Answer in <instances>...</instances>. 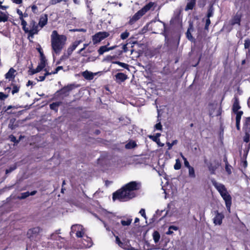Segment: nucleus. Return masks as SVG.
I'll return each mask as SVG.
<instances>
[{"mask_svg":"<svg viewBox=\"0 0 250 250\" xmlns=\"http://www.w3.org/2000/svg\"><path fill=\"white\" fill-rule=\"evenodd\" d=\"M40 60H46L45 57L44 55L43 52H41V54H40Z\"/></svg>","mask_w":250,"mask_h":250,"instance_id":"obj_64","label":"nucleus"},{"mask_svg":"<svg viewBox=\"0 0 250 250\" xmlns=\"http://www.w3.org/2000/svg\"><path fill=\"white\" fill-rule=\"evenodd\" d=\"M46 60H40V62L39 64L45 67L46 65Z\"/></svg>","mask_w":250,"mask_h":250,"instance_id":"obj_57","label":"nucleus"},{"mask_svg":"<svg viewBox=\"0 0 250 250\" xmlns=\"http://www.w3.org/2000/svg\"><path fill=\"white\" fill-rule=\"evenodd\" d=\"M132 221V219L131 217H124L123 219L121 220L120 224L123 227L129 226Z\"/></svg>","mask_w":250,"mask_h":250,"instance_id":"obj_21","label":"nucleus"},{"mask_svg":"<svg viewBox=\"0 0 250 250\" xmlns=\"http://www.w3.org/2000/svg\"><path fill=\"white\" fill-rule=\"evenodd\" d=\"M212 183L225 201L227 210L230 212L231 205V197L228 193L227 188L224 185L218 183L215 181H212Z\"/></svg>","mask_w":250,"mask_h":250,"instance_id":"obj_4","label":"nucleus"},{"mask_svg":"<svg viewBox=\"0 0 250 250\" xmlns=\"http://www.w3.org/2000/svg\"><path fill=\"white\" fill-rule=\"evenodd\" d=\"M62 104V102H57L53 103L50 104V108L51 109L57 112L58 110V107L61 105Z\"/></svg>","mask_w":250,"mask_h":250,"instance_id":"obj_24","label":"nucleus"},{"mask_svg":"<svg viewBox=\"0 0 250 250\" xmlns=\"http://www.w3.org/2000/svg\"><path fill=\"white\" fill-rule=\"evenodd\" d=\"M17 13H18V14L20 16V20L23 19V13L19 9H17Z\"/></svg>","mask_w":250,"mask_h":250,"instance_id":"obj_53","label":"nucleus"},{"mask_svg":"<svg viewBox=\"0 0 250 250\" xmlns=\"http://www.w3.org/2000/svg\"><path fill=\"white\" fill-rule=\"evenodd\" d=\"M17 168V166L16 164H14V165L11 166L8 169H7L5 171L6 174H8L15 169H16Z\"/></svg>","mask_w":250,"mask_h":250,"instance_id":"obj_41","label":"nucleus"},{"mask_svg":"<svg viewBox=\"0 0 250 250\" xmlns=\"http://www.w3.org/2000/svg\"><path fill=\"white\" fill-rule=\"evenodd\" d=\"M116 243L121 247L124 248V244L122 243L118 236H116Z\"/></svg>","mask_w":250,"mask_h":250,"instance_id":"obj_44","label":"nucleus"},{"mask_svg":"<svg viewBox=\"0 0 250 250\" xmlns=\"http://www.w3.org/2000/svg\"><path fill=\"white\" fill-rule=\"evenodd\" d=\"M12 1L17 4H20L22 3V0H12Z\"/></svg>","mask_w":250,"mask_h":250,"instance_id":"obj_59","label":"nucleus"},{"mask_svg":"<svg viewBox=\"0 0 250 250\" xmlns=\"http://www.w3.org/2000/svg\"><path fill=\"white\" fill-rule=\"evenodd\" d=\"M62 68H63V67L62 66H58L56 68L55 70L54 71L52 72V74H57L59 72V71H60L61 69H62Z\"/></svg>","mask_w":250,"mask_h":250,"instance_id":"obj_54","label":"nucleus"},{"mask_svg":"<svg viewBox=\"0 0 250 250\" xmlns=\"http://www.w3.org/2000/svg\"><path fill=\"white\" fill-rule=\"evenodd\" d=\"M233 104L232 105L233 112H239L238 110L240 109L241 106L239 105V98L237 96H235L233 98Z\"/></svg>","mask_w":250,"mask_h":250,"instance_id":"obj_16","label":"nucleus"},{"mask_svg":"<svg viewBox=\"0 0 250 250\" xmlns=\"http://www.w3.org/2000/svg\"><path fill=\"white\" fill-rule=\"evenodd\" d=\"M181 167V164L179 159L176 160V163L174 166V168L175 170H179Z\"/></svg>","mask_w":250,"mask_h":250,"instance_id":"obj_37","label":"nucleus"},{"mask_svg":"<svg viewBox=\"0 0 250 250\" xmlns=\"http://www.w3.org/2000/svg\"><path fill=\"white\" fill-rule=\"evenodd\" d=\"M153 239L155 243L157 244L160 240V235L157 231H155L152 234Z\"/></svg>","mask_w":250,"mask_h":250,"instance_id":"obj_28","label":"nucleus"},{"mask_svg":"<svg viewBox=\"0 0 250 250\" xmlns=\"http://www.w3.org/2000/svg\"><path fill=\"white\" fill-rule=\"evenodd\" d=\"M30 74L31 75H33L36 73L40 72V69H38L37 67L35 69H32L30 71Z\"/></svg>","mask_w":250,"mask_h":250,"instance_id":"obj_52","label":"nucleus"},{"mask_svg":"<svg viewBox=\"0 0 250 250\" xmlns=\"http://www.w3.org/2000/svg\"><path fill=\"white\" fill-rule=\"evenodd\" d=\"M21 25L22 26V29H24L25 26L27 25L26 21L24 20H21Z\"/></svg>","mask_w":250,"mask_h":250,"instance_id":"obj_55","label":"nucleus"},{"mask_svg":"<svg viewBox=\"0 0 250 250\" xmlns=\"http://www.w3.org/2000/svg\"><path fill=\"white\" fill-rule=\"evenodd\" d=\"M140 188V184L136 181L130 182L126 184L121 189L113 193L112 199L120 201H126L136 196L135 191Z\"/></svg>","mask_w":250,"mask_h":250,"instance_id":"obj_1","label":"nucleus"},{"mask_svg":"<svg viewBox=\"0 0 250 250\" xmlns=\"http://www.w3.org/2000/svg\"><path fill=\"white\" fill-rule=\"evenodd\" d=\"M161 136V134L159 133H156L155 135L150 136L149 138L151 139L154 142H159V137Z\"/></svg>","mask_w":250,"mask_h":250,"instance_id":"obj_36","label":"nucleus"},{"mask_svg":"<svg viewBox=\"0 0 250 250\" xmlns=\"http://www.w3.org/2000/svg\"><path fill=\"white\" fill-rule=\"evenodd\" d=\"M45 77L44 75L43 76H41L39 77V79H37L38 81H43L44 80Z\"/></svg>","mask_w":250,"mask_h":250,"instance_id":"obj_62","label":"nucleus"},{"mask_svg":"<svg viewBox=\"0 0 250 250\" xmlns=\"http://www.w3.org/2000/svg\"><path fill=\"white\" fill-rule=\"evenodd\" d=\"M82 42V41H76L67 49V53L69 55H71L76 47Z\"/></svg>","mask_w":250,"mask_h":250,"instance_id":"obj_18","label":"nucleus"},{"mask_svg":"<svg viewBox=\"0 0 250 250\" xmlns=\"http://www.w3.org/2000/svg\"><path fill=\"white\" fill-rule=\"evenodd\" d=\"M236 114V127L238 130H240V121L241 117L243 114L242 111H239L237 112H234Z\"/></svg>","mask_w":250,"mask_h":250,"instance_id":"obj_14","label":"nucleus"},{"mask_svg":"<svg viewBox=\"0 0 250 250\" xmlns=\"http://www.w3.org/2000/svg\"><path fill=\"white\" fill-rule=\"evenodd\" d=\"M81 239L79 241V245L73 246L74 249H86L91 247L92 246V242L90 237H88L86 235H83V237H80Z\"/></svg>","mask_w":250,"mask_h":250,"instance_id":"obj_6","label":"nucleus"},{"mask_svg":"<svg viewBox=\"0 0 250 250\" xmlns=\"http://www.w3.org/2000/svg\"><path fill=\"white\" fill-rule=\"evenodd\" d=\"M109 34L106 32H99L92 36V42L94 44L100 42L101 41L108 37Z\"/></svg>","mask_w":250,"mask_h":250,"instance_id":"obj_9","label":"nucleus"},{"mask_svg":"<svg viewBox=\"0 0 250 250\" xmlns=\"http://www.w3.org/2000/svg\"><path fill=\"white\" fill-rule=\"evenodd\" d=\"M83 76L87 80H92L93 78V75L92 73L87 71H84L83 73Z\"/></svg>","mask_w":250,"mask_h":250,"instance_id":"obj_29","label":"nucleus"},{"mask_svg":"<svg viewBox=\"0 0 250 250\" xmlns=\"http://www.w3.org/2000/svg\"><path fill=\"white\" fill-rule=\"evenodd\" d=\"M180 155L181 157L182 158L183 160H184V165L187 168L191 167V166L189 165V162L187 160V158L183 155L182 153L180 154Z\"/></svg>","mask_w":250,"mask_h":250,"instance_id":"obj_35","label":"nucleus"},{"mask_svg":"<svg viewBox=\"0 0 250 250\" xmlns=\"http://www.w3.org/2000/svg\"><path fill=\"white\" fill-rule=\"evenodd\" d=\"M23 30H24V31L25 32V33H28V38H29L30 37V30L28 29V28H27L26 26L25 27L24 29H23Z\"/></svg>","mask_w":250,"mask_h":250,"instance_id":"obj_63","label":"nucleus"},{"mask_svg":"<svg viewBox=\"0 0 250 250\" xmlns=\"http://www.w3.org/2000/svg\"><path fill=\"white\" fill-rule=\"evenodd\" d=\"M69 0H50L49 4L51 5H55L62 1L67 2Z\"/></svg>","mask_w":250,"mask_h":250,"instance_id":"obj_38","label":"nucleus"},{"mask_svg":"<svg viewBox=\"0 0 250 250\" xmlns=\"http://www.w3.org/2000/svg\"><path fill=\"white\" fill-rule=\"evenodd\" d=\"M213 13L214 9L213 6L210 5L208 11V13L207 15V18L209 19L210 17H212L213 15Z\"/></svg>","mask_w":250,"mask_h":250,"instance_id":"obj_31","label":"nucleus"},{"mask_svg":"<svg viewBox=\"0 0 250 250\" xmlns=\"http://www.w3.org/2000/svg\"><path fill=\"white\" fill-rule=\"evenodd\" d=\"M123 52L125 53L128 51V48L127 47V44H124L123 46Z\"/></svg>","mask_w":250,"mask_h":250,"instance_id":"obj_61","label":"nucleus"},{"mask_svg":"<svg viewBox=\"0 0 250 250\" xmlns=\"http://www.w3.org/2000/svg\"><path fill=\"white\" fill-rule=\"evenodd\" d=\"M245 135L244 137V141L246 143H248L250 141V132L247 133V131H245Z\"/></svg>","mask_w":250,"mask_h":250,"instance_id":"obj_39","label":"nucleus"},{"mask_svg":"<svg viewBox=\"0 0 250 250\" xmlns=\"http://www.w3.org/2000/svg\"><path fill=\"white\" fill-rule=\"evenodd\" d=\"M187 38L190 41H192L193 40V37L192 35L188 29L186 32Z\"/></svg>","mask_w":250,"mask_h":250,"instance_id":"obj_48","label":"nucleus"},{"mask_svg":"<svg viewBox=\"0 0 250 250\" xmlns=\"http://www.w3.org/2000/svg\"><path fill=\"white\" fill-rule=\"evenodd\" d=\"M164 211L165 210H162L161 211L159 210H157L152 218V219L153 220V221H156L158 219V218L161 215L162 212H164Z\"/></svg>","mask_w":250,"mask_h":250,"instance_id":"obj_32","label":"nucleus"},{"mask_svg":"<svg viewBox=\"0 0 250 250\" xmlns=\"http://www.w3.org/2000/svg\"><path fill=\"white\" fill-rule=\"evenodd\" d=\"M109 51L108 47L107 45H104L101 46L98 50L100 55H103L104 52Z\"/></svg>","mask_w":250,"mask_h":250,"instance_id":"obj_26","label":"nucleus"},{"mask_svg":"<svg viewBox=\"0 0 250 250\" xmlns=\"http://www.w3.org/2000/svg\"><path fill=\"white\" fill-rule=\"evenodd\" d=\"M241 16L238 14H236L232 19L231 21V24L234 25L235 24H240Z\"/></svg>","mask_w":250,"mask_h":250,"instance_id":"obj_25","label":"nucleus"},{"mask_svg":"<svg viewBox=\"0 0 250 250\" xmlns=\"http://www.w3.org/2000/svg\"><path fill=\"white\" fill-rule=\"evenodd\" d=\"M76 232V236L78 238L83 237L84 232L83 231V227L81 225L75 224L72 226L71 228L70 235Z\"/></svg>","mask_w":250,"mask_h":250,"instance_id":"obj_11","label":"nucleus"},{"mask_svg":"<svg viewBox=\"0 0 250 250\" xmlns=\"http://www.w3.org/2000/svg\"><path fill=\"white\" fill-rule=\"evenodd\" d=\"M224 218V215L223 213L216 211V215L213 218V223L215 225H220L222 223V220Z\"/></svg>","mask_w":250,"mask_h":250,"instance_id":"obj_12","label":"nucleus"},{"mask_svg":"<svg viewBox=\"0 0 250 250\" xmlns=\"http://www.w3.org/2000/svg\"><path fill=\"white\" fill-rule=\"evenodd\" d=\"M47 15L46 14H45L43 16H41L40 17L39 23L38 25H39V26L41 27V28H42L47 24Z\"/></svg>","mask_w":250,"mask_h":250,"instance_id":"obj_19","label":"nucleus"},{"mask_svg":"<svg viewBox=\"0 0 250 250\" xmlns=\"http://www.w3.org/2000/svg\"><path fill=\"white\" fill-rule=\"evenodd\" d=\"M137 145L134 141H130L125 145V147L126 149H131L135 147Z\"/></svg>","mask_w":250,"mask_h":250,"instance_id":"obj_30","label":"nucleus"},{"mask_svg":"<svg viewBox=\"0 0 250 250\" xmlns=\"http://www.w3.org/2000/svg\"><path fill=\"white\" fill-rule=\"evenodd\" d=\"M16 72V70L13 68L11 67L9 69L8 72L5 74V78L8 79L9 81H12L15 77V73Z\"/></svg>","mask_w":250,"mask_h":250,"instance_id":"obj_13","label":"nucleus"},{"mask_svg":"<svg viewBox=\"0 0 250 250\" xmlns=\"http://www.w3.org/2000/svg\"><path fill=\"white\" fill-rule=\"evenodd\" d=\"M196 4V0H187V5L185 7V11L192 10Z\"/></svg>","mask_w":250,"mask_h":250,"instance_id":"obj_20","label":"nucleus"},{"mask_svg":"<svg viewBox=\"0 0 250 250\" xmlns=\"http://www.w3.org/2000/svg\"><path fill=\"white\" fill-rule=\"evenodd\" d=\"M188 168V177L190 178H195L196 177V175L194 167H191Z\"/></svg>","mask_w":250,"mask_h":250,"instance_id":"obj_27","label":"nucleus"},{"mask_svg":"<svg viewBox=\"0 0 250 250\" xmlns=\"http://www.w3.org/2000/svg\"><path fill=\"white\" fill-rule=\"evenodd\" d=\"M210 24V20L209 19L207 18L206 19V25H205V29L206 30H208V26H209Z\"/></svg>","mask_w":250,"mask_h":250,"instance_id":"obj_49","label":"nucleus"},{"mask_svg":"<svg viewBox=\"0 0 250 250\" xmlns=\"http://www.w3.org/2000/svg\"><path fill=\"white\" fill-rule=\"evenodd\" d=\"M113 63L118 64L119 65L121 66V67L125 68V69H128V65L126 63L122 62L119 61H115L112 62Z\"/></svg>","mask_w":250,"mask_h":250,"instance_id":"obj_34","label":"nucleus"},{"mask_svg":"<svg viewBox=\"0 0 250 250\" xmlns=\"http://www.w3.org/2000/svg\"><path fill=\"white\" fill-rule=\"evenodd\" d=\"M9 18V14L7 12H2L0 11V22H6Z\"/></svg>","mask_w":250,"mask_h":250,"instance_id":"obj_23","label":"nucleus"},{"mask_svg":"<svg viewBox=\"0 0 250 250\" xmlns=\"http://www.w3.org/2000/svg\"><path fill=\"white\" fill-rule=\"evenodd\" d=\"M30 8H31L32 12L34 14H38L39 13V8L37 5L34 4L29 6Z\"/></svg>","mask_w":250,"mask_h":250,"instance_id":"obj_33","label":"nucleus"},{"mask_svg":"<svg viewBox=\"0 0 250 250\" xmlns=\"http://www.w3.org/2000/svg\"><path fill=\"white\" fill-rule=\"evenodd\" d=\"M139 213H140V214L145 219L146 218V212H145V209H144V208H142L140 211H139Z\"/></svg>","mask_w":250,"mask_h":250,"instance_id":"obj_51","label":"nucleus"},{"mask_svg":"<svg viewBox=\"0 0 250 250\" xmlns=\"http://www.w3.org/2000/svg\"><path fill=\"white\" fill-rule=\"evenodd\" d=\"M243 129L245 131H247V133L250 132V117L246 118Z\"/></svg>","mask_w":250,"mask_h":250,"instance_id":"obj_22","label":"nucleus"},{"mask_svg":"<svg viewBox=\"0 0 250 250\" xmlns=\"http://www.w3.org/2000/svg\"><path fill=\"white\" fill-rule=\"evenodd\" d=\"M155 128L156 130H162V125H161L160 122L156 124L155 125Z\"/></svg>","mask_w":250,"mask_h":250,"instance_id":"obj_50","label":"nucleus"},{"mask_svg":"<svg viewBox=\"0 0 250 250\" xmlns=\"http://www.w3.org/2000/svg\"><path fill=\"white\" fill-rule=\"evenodd\" d=\"M115 76L116 81L118 83L123 82L127 79V76L123 73H118Z\"/></svg>","mask_w":250,"mask_h":250,"instance_id":"obj_15","label":"nucleus"},{"mask_svg":"<svg viewBox=\"0 0 250 250\" xmlns=\"http://www.w3.org/2000/svg\"><path fill=\"white\" fill-rule=\"evenodd\" d=\"M102 214L109 219L111 227H109L104 221L99 219L96 215L95 216L103 222L107 231H109L112 230L116 231L119 229L120 223L117 221L118 217L116 216L113 213L108 212L106 210H104Z\"/></svg>","mask_w":250,"mask_h":250,"instance_id":"obj_3","label":"nucleus"},{"mask_svg":"<svg viewBox=\"0 0 250 250\" xmlns=\"http://www.w3.org/2000/svg\"><path fill=\"white\" fill-rule=\"evenodd\" d=\"M30 9V7H27L26 9H25V11L24 13H23V18L24 17V18H26L28 16V14L27 13L28 11L29 10V9Z\"/></svg>","mask_w":250,"mask_h":250,"instance_id":"obj_56","label":"nucleus"},{"mask_svg":"<svg viewBox=\"0 0 250 250\" xmlns=\"http://www.w3.org/2000/svg\"><path fill=\"white\" fill-rule=\"evenodd\" d=\"M76 87L77 86L74 84L67 85V86L62 88L60 90L57 91L56 95L58 97L63 98L64 97L68 96L69 94V92Z\"/></svg>","mask_w":250,"mask_h":250,"instance_id":"obj_8","label":"nucleus"},{"mask_svg":"<svg viewBox=\"0 0 250 250\" xmlns=\"http://www.w3.org/2000/svg\"><path fill=\"white\" fill-rule=\"evenodd\" d=\"M7 97V96L3 94L2 92H0V99H4Z\"/></svg>","mask_w":250,"mask_h":250,"instance_id":"obj_60","label":"nucleus"},{"mask_svg":"<svg viewBox=\"0 0 250 250\" xmlns=\"http://www.w3.org/2000/svg\"><path fill=\"white\" fill-rule=\"evenodd\" d=\"M177 142H178V141H177V140H175L173 141L172 143H170L169 142H167V146L168 147V150L171 149L172 147V146L175 145H176Z\"/></svg>","mask_w":250,"mask_h":250,"instance_id":"obj_43","label":"nucleus"},{"mask_svg":"<svg viewBox=\"0 0 250 250\" xmlns=\"http://www.w3.org/2000/svg\"><path fill=\"white\" fill-rule=\"evenodd\" d=\"M19 89L20 86L14 85L12 90V94L14 95V94L18 93L19 91Z\"/></svg>","mask_w":250,"mask_h":250,"instance_id":"obj_45","label":"nucleus"},{"mask_svg":"<svg viewBox=\"0 0 250 250\" xmlns=\"http://www.w3.org/2000/svg\"><path fill=\"white\" fill-rule=\"evenodd\" d=\"M231 166L229 164L228 162H226L225 165V169L229 174H230L231 173Z\"/></svg>","mask_w":250,"mask_h":250,"instance_id":"obj_40","label":"nucleus"},{"mask_svg":"<svg viewBox=\"0 0 250 250\" xmlns=\"http://www.w3.org/2000/svg\"><path fill=\"white\" fill-rule=\"evenodd\" d=\"M88 45V44L87 43H85L83 44V47L82 48H81L79 51H78V53L79 54H80L82 51H83L85 49V48Z\"/></svg>","mask_w":250,"mask_h":250,"instance_id":"obj_58","label":"nucleus"},{"mask_svg":"<svg viewBox=\"0 0 250 250\" xmlns=\"http://www.w3.org/2000/svg\"><path fill=\"white\" fill-rule=\"evenodd\" d=\"M42 229L40 227H35L28 230L27 235L28 237L32 240L38 241L40 239V233Z\"/></svg>","mask_w":250,"mask_h":250,"instance_id":"obj_7","label":"nucleus"},{"mask_svg":"<svg viewBox=\"0 0 250 250\" xmlns=\"http://www.w3.org/2000/svg\"><path fill=\"white\" fill-rule=\"evenodd\" d=\"M60 233V230H57L55 233H53L50 235V237L48 239L51 240H56L57 241H60L61 242L60 245L57 242L58 244V248L61 249L62 247H64V241L65 239L64 238L62 237L58 234Z\"/></svg>","mask_w":250,"mask_h":250,"instance_id":"obj_10","label":"nucleus"},{"mask_svg":"<svg viewBox=\"0 0 250 250\" xmlns=\"http://www.w3.org/2000/svg\"><path fill=\"white\" fill-rule=\"evenodd\" d=\"M29 196V191L23 192L21 194V196L20 197V198L21 199H24L27 198V197H28Z\"/></svg>","mask_w":250,"mask_h":250,"instance_id":"obj_47","label":"nucleus"},{"mask_svg":"<svg viewBox=\"0 0 250 250\" xmlns=\"http://www.w3.org/2000/svg\"><path fill=\"white\" fill-rule=\"evenodd\" d=\"M250 46V39L249 38L245 40L244 47L245 49H248Z\"/></svg>","mask_w":250,"mask_h":250,"instance_id":"obj_46","label":"nucleus"},{"mask_svg":"<svg viewBox=\"0 0 250 250\" xmlns=\"http://www.w3.org/2000/svg\"><path fill=\"white\" fill-rule=\"evenodd\" d=\"M129 35V33L126 31L121 34L120 37L122 40H125L128 37Z\"/></svg>","mask_w":250,"mask_h":250,"instance_id":"obj_42","label":"nucleus"},{"mask_svg":"<svg viewBox=\"0 0 250 250\" xmlns=\"http://www.w3.org/2000/svg\"><path fill=\"white\" fill-rule=\"evenodd\" d=\"M32 27L30 30V36L31 38H33L35 34H37L39 32V25L36 24L35 21H33L32 23Z\"/></svg>","mask_w":250,"mask_h":250,"instance_id":"obj_17","label":"nucleus"},{"mask_svg":"<svg viewBox=\"0 0 250 250\" xmlns=\"http://www.w3.org/2000/svg\"><path fill=\"white\" fill-rule=\"evenodd\" d=\"M153 3L150 2L144 6L141 10L136 13L130 19L129 24L132 25L137 21L140 19L144 15L146 14L153 6Z\"/></svg>","mask_w":250,"mask_h":250,"instance_id":"obj_5","label":"nucleus"},{"mask_svg":"<svg viewBox=\"0 0 250 250\" xmlns=\"http://www.w3.org/2000/svg\"><path fill=\"white\" fill-rule=\"evenodd\" d=\"M66 37L64 35H60L57 31L54 30L51 35V47L53 54L59 55L60 54L63 46L65 43Z\"/></svg>","mask_w":250,"mask_h":250,"instance_id":"obj_2","label":"nucleus"}]
</instances>
